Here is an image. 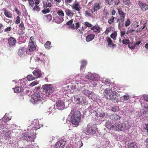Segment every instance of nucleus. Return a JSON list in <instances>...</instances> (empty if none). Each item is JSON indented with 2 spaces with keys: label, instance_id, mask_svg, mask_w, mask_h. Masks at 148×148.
<instances>
[{
  "label": "nucleus",
  "instance_id": "obj_38",
  "mask_svg": "<svg viewBox=\"0 0 148 148\" xmlns=\"http://www.w3.org/2000/svg\"><path fill=\"white\" fill-rule=\"evenodd\" d=\"M74 99L77 104H80L81 102L80 98L78 97L77 95L74 96Z\"/></svg>",
  "mask_w": 148,
  "mask_h": 148
},
{
  "label": "nucleus",
  "instance_id": "obj_53",
  "mask_svg": "<svg viewBox=\"0 0 148 148\" xmlns=\"http://www.w3.org/2000/svg\"><path fill=\"white\" fill-rule=\"evenodd\" d=\"M85 25L87 27H92V24L88 22H86L85 23Z\"/></svg>",
  "mask_w": 148,
  "mask_h": 148
},
{
  "label": "nucleus",
  "instance_id": "obj_64",
  "mask_svg": "<svg viewBox=\"0 0 148 148\" xmlns=\"http://www.w3.org/2000/svg\"><path fill=\"white\" fill-rule=\"evenodd\" d=\"M129 96L128 95H125L123 96V97L124 100H127L129 98Z\"/></svg>",
  "mask_w": 148,
  "mask_h": 148
},
{
  "label": "nucleus",
  "instance_id": "obj_30",
  "mask_svg": "<svg viewBox=\"0 0 148 148\" xmlns=\"http://www.w3.org/2000/svg\"><path fill=\"white\" fill-rule=\"evenodd\" d=\"M44 17H45V19L48 22H49L52 20V16L51 14L45 15Z\"/></svg>",
  "mask_w": 148,
  "mask_h": 148
},
{
  "label": "nucleus",
  "instance_id": "obj_22",
  "mask_svg": "<svg viewBox=\"0 0 148 148\" xmlns=\"http://www.w3.org/2000/svg\"><path fill=\"white\" fill-rule=\"evenodd\" d=\"M65 11L66 15L69 17H72L74 15L73 12L68 8L65 9Z\"/></svg>",
  "mask_w": 148,
  "mask_h": 148
},
{
  "label": "nucleus",
  "instance_id": "obj_56",
  "mask_svg": "<svg viewBox=\"0 0 148 148\" xmlns=\"http://www.w3.org/2000/svg\"><path fill=\"white\" fill-rule=\"evenodd\" d=\"M56 2V4L58 6H60L61 5L60 3L61 1V0H54Z\"/></svg>",
  "mask_w": 148,
  "mask_h": 148
},
{
  "label": "nucleus",
  "instance_id": "obj_25",
  "mask_svg": "<svg viewBox=\"0 0 148 148\" xmlns=\"http://www.w3.org/2000/svg\"><path fill=\"white\" fill-rule=\"evenodd\" d=\"M43 4L44 8H47L48 7L50 8L52 6L51 3L49 2L48 0H47L46 1H43Z\"/></svg>",
  "mask_w": 148,
  "mask_h": 148
},
{
  "label": "nucleus",
  "instance_id": "obj_40",
  "mask_svg": "<svg viewBox=\"0 0 148 148\" xmlns=\"http://www.w3.org/2000/svg\"><path fill=\"white\" fill-rule=\"evenodd\" d=\"M115 17L113 16L111 17L108 20V23L110 24H112L114 23Z\"/></svg>",
  "mask_w": 148,
  "mask_h": 148
},
{
  "label": "nucleus",
  "instance_id": "obj_14",
  "mask_svg": "<svg viewBox=\"0 0 148 148\" xmlns=\"http://www.w3.org/2000/svg\"><path fill=\"white\" fill-rule=\"evenodd\" d=\"M26 50L25 48L24 47H20L18 50V54L20 56L25 54V53L26 52Z\"/></svg>",
  "mask_w": 148,
  "mask_h": 148
},
{
  "label": "nucleus",
  "instance_id": "obj_50",
  "mask_svg": "<svg viewBox=\"0 0 148 148\" xmlns=\"http://www.w3.org/2000/svg\"><path fill=\"white\" fill-rule=\"evenodd\" d=\"M73 19H71L68 22H67L66 23V24L67 25H70V27L71 28V26L73 24Z\"/></svg>",
  "mask_w": 148,
  "mask_h": 148
},
{
  "label": "nucleus",
  "instance_id": "obj_33",
  "mask_svg": "<svg viewBox=\"0 0 148 148\" xmlns=\"http://www.w3.org/2000/svg\"><path fill=\"white\" fill-rule=\"evenodd\" d=\"M105 126L108 129H112V125L111 124V122L107 121L105 124Z\"/></svg>",
  "mask_w": 148,
  "mask_h": 148
},
{
  "label": "nucleus",
  "instance_id": "obj_47",
  "mask_svg": "<svg viewBox=\"0 0 148 148\" xmlns=\"http://www.w3.org/2000/svg\"><path fill=\"white\" fill-rule=\"evenodd\" d=\"M122 43L125 45L128 44L130 43V40L128 39H124L122 41Z\"/></svg>",
  "mask_w": 148,
  "mask_h": 148
},
{
  "label": "nucleus",
  "instance_id": "obj_12",
  "mask_svg": "<svg viewBox=\"0 0 148 148\" xmlns=\"http://www.w3.org/2000/svg\"><path fill=\"white\" fill-rule=\"evenodd\" d=\"M74 22L75 25L74 24H73L71 26V28L72 29H75L77 30L79 27L80 24L79 21L76 19H75Z\"/></svg>",
  "mask_w": 148,
  "mask_h": 148
},
{
  "label": "nucleus",
  "instance_id": "obj_58",
  "mask_svg": "<svg viewBox=\"0 0 148 148\" xmlns=\"http://www.w3.org/2000/svg\"><path fill=\"white\" fill-rule=\"evenodd\" d=\"M143 114H145V116L148 118V110H146V111H144L143 112Z\"/></svg>",
  "mask_w": 148,
  "mask_h": 148
},
{
  "label": "nucleus",
  "instance_id": "obj_59",
  "mask_svg": "<svg viewBox=\"0 0 148 148\" xmlns=\"http://www.w3.org/2000/svg\"><path fill=\"white\" fill-rule=\"evenodd\" d=\"M29 5L30 6L32 7H33L34 5V1H29Z\"/></svg>",
  "mask_w": 148,
  "mask_h": 148
},
{
  "label": "nucleus",
  "instance_id": "obj_34",
  "mask_svg": "<svg viewBox=\"0 0 148 148\" xmlns=\"http://www.w3.org/2000/svg\"><path fill=\"white\" fill-rule=\"evenodd\" d=\"M57 14L58 15V16L62 18H64V14L62 10H60L58 11Z\"/></svg>",
  "mask_w": 148,
  "mask_h": 148
},
{
  "label": "nucleus",
  "instance_id": "obj_28",
  "mask_svg": "<svg viewBox=\"0 0 148 148\" xmlns=\"http://www.w3.org/2000/svg\"><path fill=\"white\" fill-rule=\"evenodd\" d=\"M108 15L109 13L108 12L107 10L104 8L103 10V19H106L108 18Z\"/></svg>",
  "mask_w": 148,
  "mask_h": 148
},
{
  "label": "nucleus",
  "instance_id": "obj_9",
  "mask_svg": "<svg viewBox=\"0 0 148 148\" xmlns=\"http://www.w3.org/2000/svg\"><path fill=\"white\" fill-rule=\"evenodd\" d=\"M118 13L120 15L119 17L120 18L121 21L123 22L125 20V17L126 14L123 12L121 8L118 9Z\"/></svg>",
  "mask_w": 148,
  "mask_h": 148
},
{
  "label": "nucleus",
  "instance_id": "obj_63",
  "mask_svg": "<svg viewBox=\"0 0 148 148\" xmlns=\"http://www.w3.org/2000/svg\"><path fill=\"white\" fill-rule=\"evenodd\" d=\"M79 30L80 34H83V32L84 31V29L83 27H81Z\"/></svg>",
  "mask_w": 148,
  "mask_h": 148
},
{
  "label": "nucleus",
  "instance_id": "obj_17",
  "mask_svg": "<svg viewBox=\"0 0 148 148\" xmlns=\"http://www.w3.org/2000/svg\"><path fill=\"white\" fill-rule=\"evenodd\" d=\"M95 35L94 34H90L88 35L86 38V40L87 42L92 41L95 38Z\"/></svg>",
  "mask_w": 148,
  "mask_h": 148
},
{
  "label": "nucleus",
  "instance_id": "obj_49",
  "mask_svg": "<svg viewBox=\"0 0 148 148\" xmlns=\"http://www.w3.org/2000/svg\"><path fill=\"white\" fill-rule=\"evenodd\" d=\"M38 83V82L36 81H34V82L31 83L30 84L29 86H33L36 85Z\"/></svg>",
  "mask_w": 148,
  "mask_h": 148
},
{
  "label": "nucleus",
  "instance_id": "obj_39",
  "mask_svg": "<svg viewBox=\"0 0 148 148\" xmlns=\"http://www.w3.org/2000/svg\"><path fill=\"white\" fill-rule=\"evenodd\" d=\"M27 78L29 81H31L35 79V77L32 75H29L27 76Z\"/></svg>",
  "mask_w": 148,
  "mask_h": 148
},
{
  "label": "nucleus",
  "instance_id": "obj_45",
  "mask_svg": "<svg viewBox=\"0 0 148 148\" xmlns=\"http://www.w3.org/2000/svg\"><path fill=\"white\" fill-rule=\"evenodd\" d=\"M42 11L43 14H45L50 12V9L49 8H47L45 9L44 8V9H43Z\"/></svg>",
  "mask_w": 148,
  "mask_h": 148
},
{
  "label": "nucleus",
  "instance_id": "obj_36",
  "mask_svg": "<svg viewBox=\"0 0 148 148\" xmlns=\"http://www.w3.org/2000/svg\"><path fill=\"white\" fill-rule=\"evenodd\" d=\"M45 46L46 48L49 49L51 47V42L49 41H47L45 44Z\"/></svg>",
  "mask_w": 148,
  "mask_h": 148
},
{
  "label": "nucleus",
  "instance_id": "obj_13",
  "mask_svg": "<svg viewBox=\"0 0 148 148\" xmlns=\"http://www.w3.org/2000/svg\"><path fill=\"white\" fill-rule=\"evenodd\" d=\"M71 7L73 9L77 11H80L81 9V7L80 6L79 3H78L73 4L72 5H71Z\"/></svg>",
  "mask_w": 148,
  "mask_h": 148
},
{
  "label": "nucleus",
  "instance_id": "obj_41",
  "mask_svg": "<svg viewBox=\"0 0 148 148\" xmlns=\"http://www.w3.org/2000/svg\"><path fill=\"white\" fill-rule=\"evenodd\" d=\"M100 9L99 4L98 3H95L94 5V12Z\"/></svg>",
  "mask_w": 148,
  "mask_h": 148
},
{
  "label": "nucleus",
  "instance_id": "obj_61",
  "mask_svg": "<svg viewBox=\"0 0 148 148\" xmlns=\"http://www.w3.org/2000/svg\"><path fill=\"white\" fill-rule=\"evenodd\" d=\"M76 88V86H72L71 88L70 91L71 93H73L74 91V90Z\"/></svg>",
  "mask_w": 148,
  "mask_h": 148
},
{
  "label": "nucleus",
  "instance_id": "obj_19",
  "mask_svg": "<svg viewBox=\"0 0 148 148\" xmlns=\"http://www.w3.org/2000/svg\"><path fill=\"white\" fill-rule=\"evenodd\" d=\"M90 29L95 32L99 33L100 32V27L98 25H95L92 27Z\"/></svg>",
  "mask_w": 148,
  "mask_h": 148
},
{
  "label": "nucleus",
  "instance_id": "obj_20",
  "mask_svg": "<svg viewBox=\"0 0 148 148\" xmlns=\"http://www.w3.org/2000/svg\"><path fill=\"white\" fill-rule=\"evenodd\" d=\"M54 20L56 23H60L63 21L64 18L57 15L56 16Z\"/></svg>",
  "mask_w": 148,
  "mask_h": 148
},
{
  "label": "nucleus",
  "instance_id": "obj_1",
  "mask_svg": "<svg viewBox=\"0 0 148 148\" xmlns=\"http://www.w3.org/2000/svg\"><path fill=\"white\" fill-rule=\"evenodd\" d=\"M104 95L108 99L112 100L114 102H117L118 101V94L117 92L113 91L110 89H106L103 92Z\"/></svg>",
  "mask_w": 148,
  "mask_h": 148
},
{
  "label": "nucleus",
  "instance_id": "obj_15",
  "mask_svg": "<svg viewBox=\"0 0 148 148\" xmlns=\"http://www.w3.org/2000/svg\"><path fill=\"white\" fill-rule=\"evenodd\" d=\"M16 42V39L12 37H10L9 38L8 43L10 47L14 46Z\"/></svg>",
  "mask_w": 148,
  "mask_h": 148
},
{
  "label": "nucleus",
  "instance_id": "obj_35",
  "mask_svg": "<svg viewBox=\"0 0 148 148\" xmlns=\"http://www.w3.org/2000/svg\"><path fill=\"white\" fill-rule=\"evenodd\" d=\"M82 92L85 95L89 96L91 94V92L88 90H84Z\"/></svg>",
  "mask_w": 148,
  "mask_h": 148
},
{
  "label": "nucleus",
  "instance_id": "obj_3",
  "mask_svg": "<svg viewBox=\"0 0 148 148\" xmlns=\"http://www.w3.org/2000/svg\"><path fill=\"white\" fill-rule=\"evenodd\" d=\"M31 134L28 132H25L22 136V137L28 142H32L34 141L36 136V133H33L32 136Z\"/></svg>",
  "mask_w": 148,
  "mask_h": 148
},
{
  "label": "nucleus",
  "instance_id": "obj_26",
  "mask_svg": "<svg viewBox=\"0 0 148 148\" xmlns=\"http://www.w3.org/2000/svg\"><path fill=\"white\" fill-rule=\"evenodd\" d=\"M128 148H138L136 144L133 142L129 143L127 145Z\"/></svg>",
  "mask_w": 148,
  "mask_h": 148
},
{
  "label": "nucleus",
  "instance_id": "obj_2",
  "mask_svg": "<svg viewBox=\"0 0 148 148\" xmlns=\"http://www.w3.org/2000/svg\"><path fill=\"white\" fill-rule=\"evenodd\" d=\"M81 116L80 111H75L71 116V122L73 125H78L81 120Z\"/></svg>",
  "mask_w": 148,
  "mask_h": 148
},
{
  "label": "nucleus",
  "instance_id": "obj_57",
  "mask_svg": "<svg viewBox=\"0 0 148 148\" xmlns=\"http://www.w3.org/2000/svg\"><path fill=\"white\" fill-rule=\"evenodd\" d=\"M113 0H105L106 2L108 4L112 5L113 3Z\"/></svg>",
  "mask_w": 148,
  "mask_h": 148
},
{
  "label": "nucleus",
  "instance_id": "obj_48",
  "mask_svg": "<svg viewBox=\"0 0 148 148\" xmlns=\"http://www.w3.org/2000/svg\"><path fill=\"white\" fill-rule=\"evenodd\" d=\"M130 20L129 19H127L125 22V27H128L130 25Z\"/></svg>",
  "mask_w": 148,
  "mask_h": 148
},
{
  "label": "nucleus",
  "instance_id": "obj_42",
  "mask_svg": "<svg viewBox=\"0 0 148 148\" xmlns=\"http://www.w3.org/2000/svg\"><path fill=\"white\" fill-rule=\"evenodd\" d=\"M23 89L18 87H16L14 88V91L15 93H18L22 90Z\"/></svg>",
  "mask_w": 148,
  "mask_h": 148
},
{
  "label": "nucleus",
  "instance_id": "obj_5",
  "mask_svg": "<svg viewBox=\"0 0 148 148\" xmlns=\"http://www.w3.org/2000/svg\"><path fill=\"white\" fill-rule=\"evenodd\" d=\"M96 125L92 123H88L86 127L87 132L90 134H93L95 133L97 131Z\"/></svg>",
  "mask_w": 148,
  "mask_h": 148
},
{
  "label": "nucleus",
  "instance_id": "obj_4",
  "mask_svg": "<svg viewBox=\"0 0 148 148\" xmlns=\"http://www.w3.org/2000/svg\"><path fill=\"white\" fill-rule=\"evenodd\" d=\"M41 93V92L37 91L32 96L31 101L33 104L37 103L38 102L40 101L41 99V97L40 95Z\"/></svg>",
  "mask_w": 148,
  "mask_h": 148
},
{
  "label": "nucleus",
  "instance_id": "obj_23",
  "mask_svg": "<svg viewBox=\"0 0 148 148\" xmlns=\"http://www.w3.org/2000/svg\"><path fill=\"white\" fill-rule=\"evenodd\" d=\"M107 42H108V45L109 47H113L114 48L115 46L114 44H113L112 42V41L111 38L109 37H108L107 39Z\"/></svg>",
  "mask_w": 148,
  "mask_h": 148
},
{
  "label": "nucleus",
  "instance_id": "obj_7",
  "mask_svg": "<svg viewBox=\"0 0 148 148\" xmlns=\"http://www.w3.org/2000/svg\"><path fill=\"white\" fill-rule=\"evenodd\" d=\"M66 142L64 139H61L58 141L55 145V148H64Z\"/></svg>",
  "mask_w": 148,
  "mask_h": 148
},
{
  "label": "nucleus",
  "instance_id": "obj_11",
  "mask_svg": "<svg viewBox=\"0 0 148 148\" xmlns=\"http://www.w3.org/2000/svg\"><path fill=\"white\" fill-rule=\"evenodd\" d=\"M56 106L58 107V109L63 110L64 109L65 105L62 101L60 100L56 102Z\"/></svg>",
  "mask_w": 148,
  "mask_h": 148
},
{
  "label": "nucleus",
  "instance_id": "obj_18",
  "mask_svg": "<svg viewBox=\"0 0 148 148\" xmlns=\"http://www.w3.org/2000/svg\"><path fill=\"white\" fill-rule=\"evenodd\" d=\"M33 73L35 77L38 78L41 77L42 73L41 71L37 70H35L33 72Z\"/></svg>",
  "mask_w": 148,
  "mask_h": 148
},
{
  "label": "nucleus",
  "instance_id": "obj_6",
  "mask_svg": "<svg viewBox=\"0 0 148 148\" xmlns=\"http://www.w3.org/2000/svg\"><path fill=\"white\" fill-rule=\"evenodd\" d=\"M42 88L45 90L46 96L49 95L51 93L54 92L53 88L51 84H45L43 85Z\"/></svg>",
  "mask_w": 148,
  "mask_h": 148
},
{
  "label": "nucleus",
  "instance_id": "obj_10",
  "mask_svg": "<svg viewBox=\"0 0 148 148\" xmlns=\"http://www.w3.org/2000/svg\"><path fill=\"white\" fill-rule=\"evenodd\" d=\"M138 4L143 11H145L148 9V5L147 4L143 3L140 1H138Z\"/></svg>",
  "mask_w": 148,
  "mask_h": 148
},
{
  "label": "nucleus",
  "instance_id": "obj_44",
  "mask_svg": "<svg viewBox=\"0 0 148 148\" xmlns=\"http://www.w3.org/2000/svg\"><path fill=\"white\" fill-rule=\"evenodd\" d=\"M117 35V33L115 32L112 33L110 35L111 37L114 40L116 39V38Z\"/></svg>",
  "mask_w": 148,
  "mask_h": 148
},
{
  "label": "nucleus",
  "instance_id": "obj_43",
  "mask_svg": "<svg viewBox=\"0 0 148 148\" xmlns=\"http://www.w3.org/2000/svg\"><path fill=\"white\" fill-rule=\"evenodd\" d=\"M119 108L118 106H114L111 108V110L114 112H116L119 110Z\"/></svg>",
  "mask_w": 148,
  "mask_h": 148
},
{
  "label": "nucleus",
  "instance_id": "obj_29",
  "mask_svg": "<svg viewBox=\"0 0 148 148\" xmlns=\"http://www.w3.org/2000/svg\"><path fill=\"white\" fill-rule=\"evenodd\" d=\"M96 75L94 74L89 75L86 76V78L91 80L94 81L96 79Z\"/></svg>",
  "mask_w": 148,
  "mask_h": 148
},
{
  "label": "nucleus",
  "instance_id": "obj_46",
  "mask_svg": "<svg viewBox=\"0 0 148 148\" xmlns=\"http://www.w3.org/2000/svg\"><path fill=\"white\" fill-rule=\"evenodd\" d=\"M128 47L131 49H134L135 48V45L133 43H130L128 45Z\"/></svg>",
  "mask_w": 148,
  "mask_h": 148
},
{
  "label": "nucleus",
  "instance_id": "obj_24",
  "mask_svg": "<svg viewBox=\"0 0 148 148\" xmlns=\"http://www.w3.org/2000/svg\"><path fill=\"white\" fill-rule=\"evenodd\" d=\"M95 115L97 117H103L105 116V114L101 110V111L97 110L95 114Z\"/></svg>",
  "mask_w": 148,
  "mask_h": 148
},
{
  "label": "nucleus",
  "instance_id": "obj_37",
  "mask_svg": "<svg viewBox=\"0 0 148 148\" xmlns=\"http://www.w3.org/2000/svg\"><path fill=\"white\" fill-rule=\"evenodd\" d=\"M5 137L8 138H10L11 132L10 131H5L3 133Z\"/></svg>",
  "mask_w": 148,
  "mask_h": 148
},
{
  "label": "nucleus",
  "instance_id": "obj_52",
  "mask_svg": "<svg viewBox=\"0 0 148 148\" xmlns=\"http://www.w3.org/2000/svg\"><path fill=\"white\" fill-rule=\"evenodd\" d=\"M33 10H36L37 12H38L40 10V8H39V6L35 5L33 8Z\"/></svg>",
  "mask_w": 148,
  "mask_h": 148
},
{
  "label": "nucleus",
  "instance_id": "obj_16",
  "mask_svg": "<svg viewBox=\"0 0 148 148\" xmlns=\"http://www.w3.org/2000/svg\"><path fill=\"white\" fill-rule=\"evenodd\" d=\"M93 11L91 9H88L84 12V15L86 17H92Z\"/></svg>",
  "mask_w": 148,
  "mask_h": 148
},
{
  "label": "nucleus",
  "instance_id": "obj_27",
  "mask_svg": "<svg viewBox=\"0 0 148 148\" xmlns=\"http://www.w3.org/2000/svg\"><path fill=\"white\" fill-rule=\"evenodd\" d=\"M36 49V46L34 45V43H30L29 46V50L30 51H32Z\"/></svg>",
  "mask_w": 148,
  "mask_h": 148
},
{
  "label": "nucleus",
  "instance_id": "obj_21",
  "mask_svg": "<svg viewBox=\"0 0 148 148\" xmlns=\"http://www.w3.org/2000/svg\"><path fill=\"white\" fill-rule=\"evenodd\" d=\"M110 118L113 121H117L121 117L116 114H114L110 116Z\"/></svg>",
  "mask_w": 148,
  "mask_h": 148
},
{
  "label": "nucleus",
  "instance_id": "obj_60",
  "mask_svg": "<svg viewBox=\"0 0 148 148\" xmlns=\"http://www.w3.org/2000/svg\"><path fill=\"white\" fill-rule=\"evenodd\" d=\"M12 29V28L10 27H8L6 28L4 30L5 32H9Z\"/></svg>",
  "mask_w": 148,
  "mask_h": 148
},
{
  "label": "nucleus",
  "instance_id": "obj_31",
  "mask_svg": "<svg viewBox=\"0 0 148 148\" xmlns=\"http://www.w3.org/2000/svg\"><path fill=\"white\" fill-rule=\"evenodd\" d=\"M4 14L7 17L11 18L12 17V14H11L10 12L6 10H4Z\"/></svg>",
  "mask_w": 148,
  "mask_h": 148
},
{
  "label": "nucleus",
  "instance_id": "obj_62",
  "mask_svg": "<svg viewBox=\"0 0 148 148\" xmlns=\"http://www.w3.org/2000/svg\"><path fill=\"white\" fill-rule=\"evenodd\" d=\"M36 60L37 61H40L41 62V63L44 62V60L40 59V58L38 57H37L36 58Z\"/></svg>",
  "mask_w": 148,
  "mask_h": 148
},
{
  "label": "nucleus",
  "instance_id": "obj_51",
  "mask_svg": "<svg viewBox=\"0 0 148 148\" xmlns=\"http://www.w3.org/2000/svg\"><path fill=\"white\" fill-rule=\"evenodd\" d=\"M124 3L127 5L129 6L130 4V0H123Z\"/></svg>",
  "mask_w": 148,
  "mask_h": 148
},
{
  "label": "nucleus",
  "instance_id": "obj_54",
  "mask_svg": "<svg viewBox=\"0 0 148 148\" xmlns=\"http://www.w3.org/2000/svg\"><path fill=\"white\" fill-rule=\"evenodd\" d=\"M20 18L19 16H17L16 17V19L15 21V23L16 24H18L20 23Z\"/></svg>",
  "mask_w": 148,
  "mask_h": 148
},
{
  "label": "nucleus",
  "instance_id": "obj_8",
  "mask_svg": "<svg viewBox=\"0 0 148 148\" xmlns=\"http://www.w3.org/2000/svg\"><path fill=\"white\" fill-rule=\"evenodd\" d=\"M112 130L114 131H122L123 129V126L121 123H116L112 125Z\"/></svg>",
  "mask_w": 148,
  "mask_h": 148
},
{
  "label": "nucleus",
  "instance_id": "obj_55",
  "mask_svg": "<svg viewBox=\"0 0 148 148\" xmlns=\"http://www.w3.org/2000/svg\"><path fill=\"white\" fill-rule=\"evenodd\" d=\"M29 42L30 43H35V42L34 41V38L33 36H32L30 37Z\"/></svg>",
  "mask_w": 148,
  "mask_h": 148
},
{
  "label": "nucleus",
  "instance_id": "obj_32",
  "mask_svg": "<svg viewBox=\"0 0 148 148\" xmlns=\"http://www.w3.org/2000/svg\"><path fill=\"white\" fill-rule=\"evenodd\" d=\"M81 65L80 67V70H83L84 68L86 65L87 62L85 61L82 60L81 62Z\"/></svg>",
  "mask_w": 148,
  "mask_h": 148
}]
</instances>
